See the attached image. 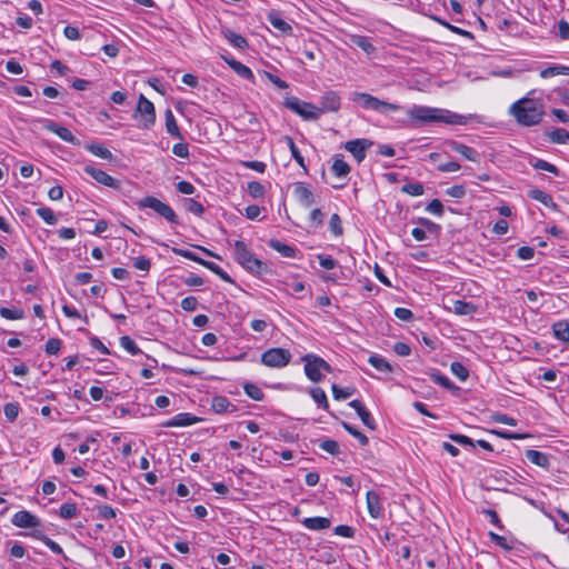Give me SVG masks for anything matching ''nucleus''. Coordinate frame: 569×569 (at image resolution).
<instances>
[{
	"label": "nucleus",
	"mask_w": 569,
	"mask_h": 569,
	"mask_svg": "<svg viewBox=\"0 0 569 569\" xmlns=\"http://www.w3.org/2000/svg\"><path fill=\"white\" fill-rule=\"evenodd\" d=\"M407 114L419 123L441 122L447 124H467L468 117L452 111L427 106H413L407 110Z\"/></svg>",
	"instance_id": "f257e3e1"
},
{
	"label": "nucleus",
	"mask_w": 569,
	"mask_h": 569,
	"mask_svg": "<svg viewBox=\"0 0 569 569\" xmlns=\"http://www.w3.org/2000/svg\"><path fill=\"white\" fill-rule=\"evenodd\" d=\"M510 113L517 122L525 127L538 124L543 117V108L540 103L532 99L522 98L510 107Z\"/></svg>",
	"instance_id": "f03ea898"
},
{
	"label": "nucleus",
	"mask_w": 569,
	"mask_h": 569,
	"mask_svg": "<svg viewBox=\"0 0 569 569\" xmlns=\"http://www.w3.org/2000/svg\"><path fill=\"white\" fill-rule=\"evenodd\" d=\"M350 100L359 103L360 107L365 110L377 111L382 114H387L388 112H396L401 109V106L382 101L377 97H373L366 92H352L350 96Z\"/></svg>",
	"instance_id": "7ed1b4c3"
},
{
	"label": "nucleus",
	"mask_w": 569,
	"mask_h": 569,
	"mask_svg": "<svg viewBox=\"0 0 569 569\" xmlns=\"http://www.w3.org/2000/svg\"><path fill=\"white\" fill-rule=\"evenodd\" d=\"M234 259L238 263H240L244 269L253 273H260L263 269V262L257 259L253 253L250 251L248 246L241 241H234Z\"/></svg>",
	"instance_id": "20e7f679"
},
{
	"label": "nucleus",
	"mask_w": 569,
	"mask_h": 569,
	"mask_svg": "<svg viewBox=\"0 0 569 569\" xmlns=\"http://www.w3.org/2000/svg\"><path fill=\"white\" fill-rule=\"evenodd\" d=\"M305 362V373L312 382H320L323 378L321 371L331 372V366L321 357L313 353H308L302 357Z\"/></svg>",
	"instance_id": "39448f33"
},
{
	"label": "nucleus",
	"mask_w": 569,
	"mask_h": 569,
	"mask_svg": "<svg viewBox=\"0 0 569 569\" xmlns=\"http://www.w3.org/2000/svg\"><path fill=\"white\" fill-rule=\"evenodd\" d=\"M283 106L301 117L303 120L312 121L318 120L320 118L318 107L300 100L297 97L286 98L283 101Z\"/></svg>",
	"instance_id": "423d86ee"
},
{
	"label": "nucleus",
	"mask_w": 569,
	"mask_h": 569,
	"mask_svg": "<svg viewBox=\"0 0 569 569\" xmlns=\"http://www.w3.org/2000/svg\"><path fill=\"white\" fill-rule=\"evenodd\" d=\"M138 207L140 209L150 208L159 216L163 217L167 221L171 223H178V216L174 210L167 203L162 202L156 197L147 196L139 200Z\"/></svg>",
	"instance_id": "0eeeda50"
},
{
	"label": "nucleus",
	"mask_w": 569,
	"mask_h": 569,
	"mask_svg": "<svg viewBox=\"0 0 569 569\" xmlns=\"http://www.w3.org/2000/svg\"><path fill=\"white\" fill-rule=\"evenodd\" d=\"M291 360V353L287 349L271 348L261 355V362L271 368L286 367Z\"/></svg>",
	"instance_id": "6e6552de"
},
{
	"label": "nucleus",
	"mask_w": 569,
	"mask_h": 569,
	"mask_svg": "<svg viewBox=\"0 0 569 569\" xmlns=\"http://www.w3.org/2000/svg\"><path fill=\"white\" fill-rule=\"evenodd\" d=\"M137 112L142 117V128L149 129L156 122V110L153 103L143 94H140L137 106Z\"/></svg>",
	"instance_id": "1a4fd4ad"
},
{
	"label": "nucleus",
	"mask_w": 569,
	"mask_h": 569,
	"mask_svg": "<svg viewBox=\"0 0 569 569\" xmlns=\"http://www.w3.org/2000/svg\"><path fill=\"white\" fill-rule=\"evenodd\" d=\"M373 146V142L369 139H355L347 141L345 149L350 152L358 163L365 160L366 151Z\"/></svg>",
	"instance_id": "9d476101"
},
{
	"label": "nucleus",
	"mask_w": 569,
	"mask_h": 569,
	"mask_svg": "<svg viewBox=\"0 0 569 569\" xmlns=\"http://www.w3.org/2000/svg\"><path fill=\"white\" fill-rule=\"evenodd\" d=\"M43 128L50 132L56 133L60 139L66 142L79 146L80 141L73 136V133L66 127H62L53 120L43 119L41 120Z\"/></svg>",
	"instance_id": "9b49d317"
},
{
	"label": "nucleus",
	"mask_w": 569,
	"mask_h": 569,
	"mask_svg": "<svg viewBox=\"0 0 569 569\" xmlns=\"http://www.w3.org/2000/svg\"><path fill=\"white\" fill-rule=\"evenodd\" d=\"M84 172L88 173L90 177H92L97 182L106 186V187H109V188H112V189H120L121 187V183L119 180L114 179L113 177H111L110 174H108L106 171L101 170V169H97L92 166H86L83 168Z\"/></svg>",
	"instance_id": "f8f14e48"
},
{
	"label": "nucleus",
	"mask_w": 569,
	"mask_h": 569,
	"mask_svg": "<svg viewBox=\"0 0 569 569\" xmlns=\"http://www.w3.org/2000/svg\"><path fill=\"white\" fill-rule=\"evenodd\" d=\"M341 106V98L336 91H326L321 96L320 107H318L319 114L325 112H337Z\"/></svg>",
	"instance_id": "ddd939ff"
},
{
	"label": "nucleus",
	"mask_w": 569,
	"mask_h": 569,
	"mask_svg": "<svg viewBox=\"0 0 569 569\" xmlns=\"http://www.w3.org/2000/svg\"><path fill=\"white\" fill-rule=\"evenodd\" d=\"M11 522L18 528H36L40 520L27 510H20L12 516Z\"/></svg>",
	"instance_id": "4468645a"
},
{
	"label": "nucleus",
	"mask_w": 569,
	"mask_h": 569,
	"mask_svg": "<svg viewBox=\"0 0 569 569\" xmlns=\"http://www.w3.org/2000/svg\"><path fill=\"white\" fill-rule=\"evenodd\" d=\"M447 146L450 148V150L461 154L465 159L472 161V162H479L480 161V154L475 149L458 142L456 140H449L447 141Z\"/></svg>",
	"instance_id": "2eb2a0df"
},
{
	"label": "nucleus",
	"mask_w": 569,
	"mask_h": 569,
	"mask_svg": "<svg viewBox=\"0 0 569 569\" xmlns=\"http://www.w3.org/2000/svg\"><path fill=\"white\" fill-rule=\"evenodd\" d=\"M366 500L369 515L375 519L381 518L383 515V508L379 495L376 491L370 490L366 495Z\"/></svg>",
	"instance_id": "dca6fc26"
},
{
	"label": "nucleus",
	"mask_w": 569,
	"mask_h": 569,
	"mask_svg": "<svg viewBox=\"0 0 569 569\" xmlns=\"http://www.w3.org/2000/svg\"><path fill=\"white\" fill-rule=\"evenodd\" d=\"M293 194L299 203L306 208H309L315 203V196L312 191L303 182L296 183Z\"/></svg>",
	"instance_id": "f3484780"
},
{
	"label": "nucleus",
	"mask_w": 569,
	"mask_h": 569,
	"mask_svg": "<svg viewBox=\"0 0 569 569\" xmlns=\"http://www.w3.org/2000/svg\"><path fill=\"white\" fill-rule=\"evenodd\" d=\"M200 419L191 413L182 412L178 413L171 419L167 420L162 423L163 427L170 428V427H188L191 425H194Z\"/></svg>",
	"instance_id": "a211bd4d"
},
{
	"label": "nucleus",
	"mask_w": 569,
	"mask_h": 569,
	"mask_svg": "<svg viewBox=\"0 0 569 569\" xmlns=\"http://www.w3.org/2000/svg\"><path fill=\"white\" fill-rule=\"evenodd\" d=\"M301 523L309 530L320 531L330 528L331 520L326 517H309L302 519Z\"/></svg>",
	"instance_id": "6ab92c4d"
},
{
	"label": "nucleus",
	"mask_w": 569,
	"mask_h": 569,
	"mask_svg": "<svg viewBox=\"0 0 569 569\" xmlns=\"http://www.w3.org/2000/svg\"><path fill=\"white\" fill-rule=\"evenodd\" d=\"M268 246L284 258H297V253L299 252L297 248L286 244L277 239H270L268 241Z\"/></svg>",
	"instance_id": "aec40b11"
},
{
	"label": "nucleus",
	"mask_w": 569,
	"mask_h": 569,
	"mask_svg": "<svg viewBox=\"0 0 569 569\" xmlns=\"http://www.w3.org/2000/svg\"><path fill=\"white\" fill-rule=\"evenodd\" d=\"M526 458L533 465L538 466V467H541L543 469H549L550 468V459H549V456L545 452H541V451H538V450H533V449H528L526 451Z\"/></svg>",
	"instance_id": "412c9836"
},
{
	"label": "nucleus",
	"mask_w": 569,
	"mask_h": 569,
	"mask_svg": "<svg viewBox=\"0 0 569 569\" xmlns=\"http://www.w3.org/2000/svg\"><path fill=\"white\" fill-rule=\"evenodd\" d=\"M269 23L284 34L292 33V27L284 21L277 11H270L268 13Z\"/></svg>",
	"instance_id": "4be33fe9"
},
{
	"label": "nucleus",
	"mask_w": 569,
	"mask_h": 569,
	"mask_svg": "<svg viewBox=\"0 0 569 569\" xmlns=\"http://www.w3.org/2000/svg\"><path fill=\"white\" fill-rule=\"evenodd\" d=\"M528 197L532 200L539 201L540 203L548 208H557V204L553 201L552 197L549 193L545 192L543 190L531 189L528 191Z\"/></svg>",
	"instance_id": "5701e85b"
},
{
	"label": "nucleus",
	"mask_w": 569,
	"mask_h": 569,
	"mask_svg": "<svg viewBox=\"0 0 569 569\" xmlns=\"http://www.w3.org/2000/svg\"><path fill=\"white\" fill-rule=\"evenodd\" d=\"M222 34L224 39L228 40V42L237 49H247L249 47V43L244 37L230 29L223 30Z\"/></svg>",
	"instance_id": "b1692460"
},
{
	"label": "nucleus",
	"mask_w": 569,
	"mask_h": 569,
	"mask_svg": "<svg viewBox=\"0 0 569 569\" xmlns=\"http://www.w3.org/2000/svg\"><path fill=\"white\" fill-rule=\"evenodd\" d=\"M552 333L556 339L569 343V322L560 320L552 325Z\"/></svg>",
	"instance_id": "393cba45"
},
{
	"label": "nucleus",
	"mask_w": 569,
	"mask_h": 569,
	"mask_svg": "<svg viewBox=\"0 0 569 569\" xmlns=\"http://www.w3.org/2000/svg\"><path fill=\"white\" fill-rule=\"evenodd\" d=\"M368 362L380 372H392L393 367L380 355L373 353L369 357Z\"/></svg>",
	"instance_id": "a878e982"
},
{
	"label": "nucleus",
	"mask_w": 569,
	"mask_h": 569,
	"mask_svg": "<svg viewBox=\"0 0 569 569\" xmlns=\"http://www.w3.org/2000/svg\"><path fill=\"white\" fill-rule=\"evenodd\" d=\"M211 408L217 413H224L228 411H233L236 407L229 401L228 398L223 396H217L212 399Z\"/></svg>",
	"instance_id": "bb28decb"
},
{
	"label": "nucleus",
	"mask_w": 569,
	"mask_h": 569,
	"mask_svg": "<svg viewBox=\"0 0 569 569\" xmlns=\"http://www.w3.org/2000/svg\"><path fill=\"white\" fill-rule=\"evenodd\" d=\"M164 118H166V129H167V132L170 136H172V137L181 139L182 136H181L180 129H179V127L177 124L176 118H174L173 112L171 111V109H167L166 110Z\"/></svg>",
	"instance_id": "cd10ccee"
},
{
	"label": "nucleus",
	"mask_w": 569,
	"mask_h": 569,
	"mask_svg": "<svg viewBox=\"0 0 569 569\" xmlns=\"http://www.w3.org/2000/svg\"><path fill=\"white\" fill-rule=\"evenodd\" d=\"M350 41L352 44L362 49L368 56L372 54L376 51L373 44L365 36L353 34L350 37Z\"/></svg>",
	"instance_id": "c85d7f7f"
},
{
	"label": "nucleus",
	"mask_w": 569,
	"mask_h": 569,
	"mask_svg": "<svg viewBox=\"0 0 569 569\" xmlns=\"http://www.w3.org/2000/svg\"><path fill=\"white\" fill-rule=\"evenodd\" d=\"M560 74L569 76V67L562 64H553L540 71V77L543 79H548Z\"/></svg>",
	"instance_id": "c756f323"
},
{
	"label": "nucleus",
	"mask_w": 569,
	"mask_h": 569,
	"mask_svg": "<svg viewBox=\"0 0 569 569\" xmlns=\"http://www.w3.org/2000/svg\"><path fill=\"white\" fill-rule=\"evenodd\" d=\"M332 172L339 177L345 178L349 174L351 168L350 166L342 159V156H338L335 158V161L331 167Z\"/></svg>",
	"instance_id": "7c9ffc66"
},
{
	"label": "nucleus",
	"mask_w": 569,
	"mask_h": 569,
	"mask_svg": "<svg viewBox=\"0 0 569 569\" xmlns=\"http://www.w3.org/2000/svg\"><path fill=\"white\" fill-rule=\"evenodd\" d=\"M548 138L552 143L568 144L569 131L565 128H556L548 133Z\"/></svg>",
	"instance_id": "2f4dec72"
},
{
	"label": "nucleus",
	"mask_w": 569,
	"mask_h": 569,
	"mask_svg": "<svg viewBox=\"0 0 569 569\" xmlns=\"http://www.w3.org/2000/svg\"><path fill=\"white\" fill-rule=\"evenodd\" d=\"M530 164L532 168H535L537 170H543V171H547L555 176L560 174V170L555 164H552L546 160L535 158V159L530 160Z\"/></svg>",
	"instance_id": "473e14b6"
},
{
	"label": "nucleus",
	"mask_w": 569,
	"mask_h": 569,
	"mask_svg": "<svg viewBox=\"0 0 569 569\" xmlns=\"http://www.w3.org/2000/svg\"><path fill=\"white\" fill-rule=\"evenodd\" d=\"M86 149L91 152L93 156L99 157L104 160H111L112 153L109 149L103 147L100 143H90L86 146Z\"/></svg>",
	"instance_id": "72a5a7b5"
},
{
	"label": "nucleus",
	"mask_w": 569,
	"mask_h": 569,
	"mask_svg": "<svg viewBox=\"0 0 569 569\" xmlns=\"http://www.w3.org/2000/svg\"><path fill=\"white\" fill-rule=\"evenodd\" d=\"M452 309H453L455 313L460 315V316L471 315L476 311V307L473 303L467 302L463 300H456L453 302Z\"/></svg>",
	"instance_id": "f704fd0d"
},
{
	"label": "nucleus",
	"mask_w": 569,
	"mask_h": 569,
	"mask_svg": "<svg viewBox=\"0 0 569 569\" xmlns=\"http://www.w3.org/2000/svg\"><path fill=\"white\" fill-rule=\"evenodd\" d=\"M230 68L241 78L250 81L254 80V76L251 69L241 63L240 61H232V63H230Z\"/></svg>",
	"instance_id": "c9c22d12"
},
{
	"label": "nucleus",
	"mask_w": 569,
	"mask_h": 569,
	"mask_svg": "<svg viewBox=\"0 0 569 569\" xmlns=\"http://www.w3.org/2000/svg\"><path fill=\"white\" fill-rule=\"evenodd\" d=\"M310 396L313 399V401L318 403L319 407L326 410L329 408L327 395L323 389L315 387L310 390Z\"/></svg>",
	"instance_id": "e433bc0d"
},
{
	"label": "nucleus",
	"mask_w": 569,
	"mask_h": 569,
	"mask_svg": "<svg viewBox=\"0 0 569 569\" xmlns=\"http://www.w3.org/2000/svg\"><path fill=\"white\" fill-rule=\"evenodd\" d=\"M120 346L129 352L131 356H137L142 353L141 349L137 346L134 340L129 336H122L120 338Z\"/></svg>",
	"instance_id": "4c0bfd02"
},
{
	"label": "nucleus",
	"mask_w": 569,
	"mask_h": 569,
	"mask_svg": "<svg viewBox=\"0 0 569 569\" xmlns=\"http://www.w3.org/2000/svg\"><path fill=\"white\" fill-rule=\"evenodd\" d=\"M202 266L206 267L207 269H209L210 271H212L214 274H217L223 281L229 282V283L233 282L231 277L217 263L206 260L204 262H202Z\"/></svg>",
	"instance_id": "58836bf2"
},
{
	"label": "nucleus",
	"mask_w": 569,
	"mask_h": 569,
	"mask_svg": "<svg viewBox=\"0 0 569 569\" xmlns=\"http://www.w3.org/2000/svg\"><path fill=\"white\" fill-rule=\"evenodd\" d=\"M243 390L249 398L256 401H261L264 397L263 391L257 385L251 382L244 383Z\"/></svg>",
	"instance_id": "ea45409f"
},
{
	"label": "nucleus",
	"mask_w": 569,
	"mask_h": 569,
	"mask_svg": "<svg viewBox=\"0 0 569 569\" xmlns=\"http://www.w3.org/2000/svg\"><path fill=\"white\" fill-rule=\"evenodd\" d=\"M341 426L348 433H350L351 436L357 438L362 447L368 445V442H369L368 437L365 433H362L361 431H359L357 428H355L353 426H351L350 423L345 422V421L341 422Z\"/></svg>",
	"instance_id": "a19ab883"
},
{
	"label": "nucleus",
	"mask_w": 569,
	"mask_h": 569,
	"mask_svg": "<svg viewBox=\"0 0 569 569\" xmlns=\"http://www.w3.org/2000/svg\"><path fill=\"white\" fill-rule=\"evenodd\" d=\"M183 207L187 211L200 217L204 212V207L192 198H187L183 200Z\"/></svg>",
	"instance_id": "79ce46f5"
},
{
	"label": "nucleus",
	"mask_w": 569,
	"mask_h": 569,
	"mask_svg": "<svg viewBox=\"0 0 569 569\" xmlns=\"http://www.w3.org/2000/svg\"><path fill=\"white\" fill-rule=\"evenodd\" d=\"M0 316L8 320H19L24 317V312L20 308H0Z\"/></svg>",
	"instance_id": "37998d69"
},
{
	"label": "nucleus",
	"mask_w": 569,
	"mask_h": 569,
	"mask_svg": "<svg viewBox=\"0 0 569 569\" xmlns=\"http://www.w3.org/2000/svg\"><path fill=\"white\" fill-rule=\"evenodd\" d=\"M401 191L412 197L423 194L425 188L421 182H409L401 187Z\"/></svg>",
	"instance_id": "c03bdc74"
},
{
	"label": "nucleus",
	"mask_w": 569,
	"mask_h": 569,
	"mask_svg": "<svg viewBox=\"0 0 569 569\" xmlns=\"http://www.w3.org/2000/svg\"><path fill=\"white\" fill-rule=\"evenodd\" d=\"M333 398L336 400H345L351 397L355 392V388H340L338 385L333 383L331 387Z\"/></svg>",
	"instance_id": "a18cd8bd"
},
{
	"label": "nucleus",
	"mask_w": 569,
	"mask_h": 569,
	"mask_svg": "<svg viewBox=\"0 0 569 569\" xmlns=\"http://www.w3.org/2000/svg\"><path fill=\"white\" fill-rule=\"evenodd\" d=\"M417 222L421 226V229H425L433 236H438L440 233L441 227L427 218H418Z\"/></svg>",
	"instance_id": "49530a36"
},
{
	"label": "nucleus",
	"mask_w": 569,
	"mask_h": 569,
	"mask_svg": "<svg viewBox=\"0 0 569 569\" xmlns=\"http://www.w3.org/2000/svg\"><path fill=\"white\" fill-rule=\"evenodd\" d=\"M286 140H287V143H288V147L290 149V152H291V156L292 158L296 160V162L302 167L303 169H306V164H305V159L303 157L301 156L298 147L296 146L293 139L291 137H286Z\"/></svg>",
	"instance_id": "de8ad7c7"
},
{
	"label": "nucleus",
	"mask_w": 569,
	"mask_h": 569,
	"mask_svg": "<svg viewBox=\"0 0 569 569\" xmlns=\"http://www.w3.org/2000/svg\"><path fill=\"white\" fill-rule=\"evenodd\" d=\"M450 370L461 381H466L469 377V370L461 362L453 361L450 365Z\"/></svg>",
	"instance_id": "09e8293b"
},
{
	"label": "nucleus",
	"mask_w": 569,
	"mask_h": 569,
	"mask_svg": "<svg viewBox=\"0 0 569 569\" xmlns=\"http://www.w3.org/2000/svg\"><path fill=\"white\" fill-rule=\"evenodd\" d=\"M37 214L48 224L53 226L57 223V217L54 212L47 207H40L37 209Z\"/></svg>",
	"instance_id": "8fccbe9b"
},
{
	"label": "nucleus",
	"mask_w": 569,
	"mask_h": 569,
	"mask_svg": "<svg viewBox=\"0 0 569 569\" xmlns=\"http://www.w3.org/2000/svg\"><path fill=\"white\" fill-rule=\"evenodd\" d=\"M3 412H4L6 418L10 422H13L19 416L20 406L17 402H8L3 407Z\"/></svg>",
	"instance_id": "3c124183"
},
{
	"label": "nucleus",
	"mask_w": 569,
	"mask_h": 569,
	"mask_svg": "<svg viewBox=\"0 0 569 569\" xmlns=\"http://www.w3.org/2000/svg\"><path fill=\"white\" fill-rule=\"evenodd\" d=\"M247 190H248V193L254 199L262 198L266 193L264 186L262 183H260L259 181L249 182Z\"/></svg>",
	"instance_id": "603ef678"
},
{
	"label": "nucleus",
	"mask_w": 569,
	"mask_h": 569,
	"mask_svg": "<svg viewBox=\"0 0 569 569\" xmlns=\"http://www.w3.org/2000/svg\"><path fill=\"white\" fill-rule=\"evenodd\" d=\"M329 228H330L331 232L335 236H337V237H339V236H341L343 233V228H342L341 219H340L338 213H333L330 217Z\"/></svg>",
	"instance_id": "864d4df0"
},
{
	"label": "nucleus",
	"mask_w": 569,
	"mask_h": 569,
	"mask_svg": "<svg viewBox=\"0 0 569 569\" xmlns=\"http://www.w3.org/2000/svg\"><path fill=\"white\" fill-rule=\"evenodd\" d=\"M319 447L330 455L336 456L339 453V445L336 440H332V439L321 440L319 442Z\"/></svg>",
	"instance_id": "5fc2aeb1"
},
{
	"label": "nucleus",
	"mask_w": 569,
	"mask_h": 569,
	"mask_svg": "<svg viewBox=\"0 0 569 569\" xmlns=\"http://www.w3.org/2000/svg\"><path fill=\"white\" fill-rule=\"evenodd\" d=\"M59 515L63 519H71L77 515L76 503L66 502L60 507Z\"/></svg>",
	"instance_id": "6e6d98bb"
},
{
	"label": "nucleus",
	"mask_w": 569,
	"mask_h": 569,
	"mask_svg": "<svg viewBox=\"0 0 569 569\" xmlns=\"http://www.w3.org/2000/svg\"><path fill=\"white\" fill-rule=\"evenodd\" d=\"M431 378H432V380H433L436 383L440 385L441 387H443V388H446V389H449V390H451V389H458V388H457V387H456V386L450 381V379H449L447 376H445V375H441V373H433V375L431 376Z\"/></svg>",
	"instance_id": "4d7b16f0"
},
{
	"label": "nucleus",
	"mask_w": 569,
	"mask_h": 569,
	"mask_svg": "<svg viewBox=\"0 0 569 569\" xmlns=\"http://www.w3.org/2000/svg\"><path fill=\"white\" fill-rule=\"evenodd\" d=\"M172 251L176 254L180 256V257H183V258L189 259L191 261L198 262L200 264H202V262L206 261V260L201 259L200 257H198L196 253H193L190 250L173 248Z\"/></svg>",
	"instance_id": "13d9d810"
},
{
	"label": "nucleus",
	"mask_w": 569,
	"mask_h": 569,
	"mask_svg": "<svg viewBox=\"0 0 569 569\" xmlns=\"http://www.w3.org/2000/svg\"><path fill=\"white\" fill-rule=\"evenodd\" d=\"M488 536L490 537V540L495 543H497L500 548H502L503 550H511L512 549V546H510L508 542H507V539L503 537V536H500L493 531H489Z\"/></svg>",
	"instance_id": "bf43d9fd"
},
{
	"label": "nucleus",
	"mask_w": 569,
	"mask_h": 569,
	"mask_svg": "<svg viewBox=\"0 0 569 569\" xmlns=\"http://www.w3.org/2000/svg\"><path fill=\"white\" fill-rule=\"evenodd\" d=\"M358 416L366 427H368L369 429H372V430L376 429V421L366 407L358 413Z\"/></svg>",
	"instance_id": "052dcab7"
},
{
	"label": "nucleus",
	"mask_w": 569,
	"mask_h": 569,
	"mask_svg": "<svg viewBox=\"0 0 569 569\" xmlns=\"http://www.w3.org/2000/svg\"><path fill=\"white\" fill-rule=\"evenodd\" d=\"M426 210L430 213L441 217L443 214V204L439 199H433L428 203Z\"/></svg>",
	"instance_id": "680f3d73"
},
{
	"label": "nucleus",
	"mask_w": 569,
	"mask_h": 569,
	"mask_svg": "<svg viewBox=\"0 0 569 569\" xmlns=\"http://www.w3.org/2000/svg\"><path fill=\"white\" fill-rule=\"evenodd\" d=\"M449 439H451L452 441H455L456 443L461 445V446H470V447L476 446V443L472 441V439L465 435L450 433Z\"/></svg>",
	"instance_id": "e2e57ef3"
},
{
	"label": "nucleus",
	"mask_w": 569,
	"mask_h": 569,
	"mask_svg": "<svg viewBox=\"0 0 569 569\" xmlns=\"http://www.w3.org/2000/svg\"><path fill=\"white\" fill-rule=\"evenodd\" d=\"M317 258L319 264L326 270H331L337 267V261L331 256L319 254Z\"/></svg>",
	"instance_id": "0e129e2a"
},
{
	"label": "nucleus",
	"mask_w": 569,
	"mask_h": 569,
	"mask_svg": "<svg viewBox=\"0 0 569 569\" xmlns=\"http://www.w3.org/2000/svg\"><path fill=\"white\" fill-rule=\"evenodd\" d=\"M61 348V340L58 338H51L46 343V352L48 355H57Z\"/></svg>",
	"instance_id": "69168bd1"
},
{
	"label": "nucleus",
	"mask_w": 569,
	"mask_h": 569,
	"mask_svg": "<svg viewBox=\"0 0 569 569\" xmlns=\"http://www.w3.org/2000/svg\"><path fill=\"white\" fill-rule=\"evenodd\" d=\"M98 516L102 519H112L116 517V510L108 505L98 506Z\"/></svg>",
	"instance_id": "338daca9"
},
{
	"label": "nucleus",
	"mask_w": 569,
	"mask_h": 569,
	"mask_svg": "<svg viewBox=\"0 0 569 569\" xmlns=\"http://www.w3.org/2000/svg\"><path fill=\"white\" fill-rule=\"evenodd\" d=\"M335 535L345 538H352L355 536V529L347 525H339L333 529Z\"/></svg>",
	"instance_id": "774afa93"
}]
</instances>
